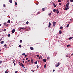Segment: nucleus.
Segmentation results:
<instances>
[{
    "label": "nucleus",
    "mask_w": 73,
    "mask_h": 73,
    "mask_svg": "<svg viewBox=\"0 0 73 73\" xmlns=\"http://www.w3.org/2000/svg\"><path fill=\"white\" fill-rule=\"evenodd\" d=\"M56 13L58 14L59 13V11H58V9H56Z\"/></svg>",
    "instance_id": "nucleus-1"
},
{
    "label": "nucleus",
    "mask_w": 73,
    "mask_h": 73,
    "mask_svg": "<svg viewBox=\"0 0 73 73\" xmlns=\"http://www.w3.org/2000/svg\"><path fill=\"white\" fill-rule=\"evenodd\" d=\"M60 62H58V64L57 65H56V67H58V66H59L60 65Z\"/></svg>",
    "instance_id": "nucleus-2"
},
{
    "label": "nucleus",
    "mask_w": 73,
    "mask_h": 73,
    "mask_svg": "<svg viewBox=\"0 0 73 73\" xmlns=\"http://www.w3.org/2000/svg\"><path fill=\"white\" fill-rule=\"evenodd\" d=\"M69 9V7H65V8L64 9V10L65 11V10H68Z\"/></svg>",
    "instance_id": "nucleus-3"
},
{
    "label": "nucleus",
    "mask_w": 73,
    "mask_h": 73,
    "mask_svg": "<svg viewBox=\"0 0 73 73\" xmlns=\"http://www.w3.org/2000/svg\"><path fill=\"white\" fill-rule=\"evenodd\" d=\"M20 29H27V28H22V27H20Z\"/></svg>",
    "instance_id": "nucleus-4"
},
{
    "label": "nucleus",
    "mask_w": 73,
    "mask_h": 73,
    "mask_svg": "<svg viewBox=\"0 0 73 73\" xmlns=\"http://www.w3.org/2000/svg\"><path fill=\"white\" fill-rule=\"evenodd\" d=\"M43 62H46V59H43Z\"/></svg>",
    "instance_id": "nucleus-5"
},
{
    "label": "nucleus",
    "mask_w": 73,
    "mask_h": 73,
    "mask_svg": "<svg viewBox=\"0 0 73 73\" xmlns=\"http://www.w3.org/2000/svg\"><path fill=\"white\" fill-rule=\"evenodd\" d=\"M50 25H51V23H50V22H49V24H48V28H50Z\"/></svg>",
    "instance_id": "nucleus-6"
},
{
    "label": "nucleus",
    "mask_w": 73,
    "mask_h": 73,
    "mask_svg": "<svg viewBox=\"0 0 73 73\" xmlns=\"http://www.w3.org/2000/svg\"><path fill=\"white\" fill-rule=\"evenodd\" d=\"M56 22H54L53 23V25L54 26H55V25H56Z\"/></svg>",
    "instance_id": "nucleus-7"
},
{
    "label": "nucleus",
    "mask_w": 73,
    "mask_h": 73,
    "mask_svg": "<svg viewBox=\"0 0 73 73\" xmlns=\"http://www.w3.org/2000/svg\"><path fill=\"white\" fill-rule=\"evenodd\" d=\"M30 49H31V50H33L34 49V48H33L32 47H30Z\"/></svg>",
    "instance_id": "nucleus-8"
},
{
    "label": "nucleus",
    "mask_w": 73,
    "mask_h": 73,
    "mask_svg": "<svg viewBox=\"0 0 73 73\" xmlns=\"http://www.w3.org/2000/svg\"><path fill=\"white\" fill-rule=\"evenodd\" d=\"M15 31V29H13L12 30V33H14Z\"/></svg>",
    "instance_id": "nucleus-9"
},
{
    "label": "nucleus",
    "mask_w": 73,
    "mask_h": 73,
    "mask_svg": "<svg viewBox=\"0 0 73 73\" xmlns=\"http://www.w3.org/2000/svg\"><path fill=\"white\" fill-rule=\"evenodd\" d=\"M59 34H61L62 33V32H61V30H60L59 31Z\"/></svg>",
    "instance_id": "nucleus-10"
},
{
    "label": "nucleus",
    "mask_w": 73,
    "mask_h": 73,
    "mask_svg": "<svg viewBox=\"0 0 73 73\" xmlns=\"http://www.w3.org/2000/svg\"><path fill=\"white\" fill-rule=\"evenodd\" d=\"M45 8H43L42 9V11H45Z\"/></svg>",
    "instance_id": "nucleus-11"
},
{
    "label": "nucleus",
    "mask_w": 73,
    "mask_h": 73,
    "mask_svg": "<svg viewBox=\"0 0 73 73\" xmlns=\"http://www.w3.org/2000/svg\"><path fill=\"white\" fill-rule=\"evenodd\" d=\"M73 37H70L69 38H68V40H70L71 39H72V38H73Z\"/></svg>",
    "instance_id": "nucleus-12"
},
{
    "label": "nucleus",
    "mask_w": 73,
    "mask_h": 73,
    "mask_svg": "<svg viewBox=\"0 0 73 73\" xmlns=\"http://www.w3.org/2000/svg\"><path fill=\"white\" fill-rule=\"evenodd\" d=\"M4 41H2L1 42V44H4Z\"/></svg>",
    "instance_id": "nucleus-13"
},
{
    "label": "nucleus",
    "mask_w": 73,
    "mask_h": 73,
    "mask_svg": "<svg viewBox=\"0 0 73 73\" xmlns=\"http://www.w3.org/2000/svg\"><path fill=\"white\" fill-rule=\"evenodd\" d=\"M53 5H54V8H55V7H56V5H55V4H54V3L53 4Z\"/></svg>",
    "instance_id": "nucleus-14"
},
{
    "label": "nucleus",
    "mask_w": 73,
    "mask_h": 73,
    "mask_svg": "<svg viewBox=\"0 0 73 73\" xmlns=\"http://www.w3.org/2000/svg\"><path fill=\"white\" fill-rule=\"evenodd\" d=\"M53 11L54 12H56V10L55 9H53Z\"/></svg>",
    "instance_id": "nucleus-15"
},
{
    "label": "nucleus",
    "mask_w": 73,
    "mask_h": 73,
    "mask_svg": "<svg viewBox=\"0 0 73 73\" xmlns=\"http://www.w3.org/2000/svg\"><path fill=\"white\" fill-rule=\"evenodd\" d=\"M9 25H8V24H6V27L7 28H8V26Z\"/></svg>",
    "instance_id": "nucleus-16"
},
{
    "label": "nucleus",
    "mask_w": 73,
    "mask_h": 73,
    "mask_svg": "<svg viewBox=\"0 0 73 73\" xmlns=\"http://www.w3.org/2000/svg\"><path fill=\"white\" fill-rule=\"evenodd\" d=\"M69 24H68L67 26H66V27L67 28H68L69 27Z\"/></svg>",
    "instance_id": "nucleus-17"
},
{
    "label": "nucleus",
    "mask_w": 73,
    "mask_h": 73,
    "mask_svg": "<svg viewBox=\"0 0 73 73\" xmlns=\"http://www.w3.org/2000/svg\"><path fill=\"white\" fill-rule=\"evenodd\" d=\"M7 23H10V20H8L7 21Z\"/></svg>",
    "instance_id": "nucleus-18"
},
{
    "label": "nucleus",
    "mask_w": 73,
    "mask_h": 73,
    "mask_svg": "<svg viewBox=\"0 0 73 73\" xmlns=\"http://www.w3.org/2000/svg\"><path fill=\"white\" fill-rule=\"evenodd\" d=\"M9 1L10 3H12V0H9Z\"/></svg>",
    "instance_id": "nucleus-19"
},
{
    "label": "nucleus",
    "mask_w": 73,
    "mask_h": 73,
    "mask_svg": "<svg viewBox=\"0 0 73 73\" xmlns=\"http://www.w3.org/2000/svg\"><path fill=\"white\" fill-rule=\"evenodd\" d=\"M22 65V67H23V68H24V64H23V63H22L21 64Z\"/></svg>",
    "instance_id": "nucleus-20"
},
{
    "label": "nucleus",
    "mask_w": 73,
    "mask_h": 73,
    "mask_svg": "<svg viewBox=\"0 0 73 73\" xmlns=\"http://www.w3.org/2000/svg\"><path fill=\"white\" fill-rule=\"evenodd\" d=\"M20 42L21 43L23 42V40H20Z\"/></svg>",
    "instance_id": "nucleus-21"
},
{
    "label": "nucleus",
    "mask_w": 73,
    "mask_h": 73,
    "mask_svg": "<svg viewBox=\"0 0 73 73\" xmlns=\"http://www.w3.org/2000/svg\"><path fill=\"white\" fill-rule=\"evenodd\" d=\"M62 28H63V27H60V29H62Z\"/></svg>",
    "instance_id": "nucleus-22"
},
{
    "label": "nucleus",
    "mask_w": 73,
    "mask_h": 73,
    "mask_svg": "<svg viewBox=\"0 0 73 73\" xmlns=\"http://www.w3.org/2000/svg\"><path fill=\"white\" fill-rule=\"evenodd\" d=\"M3 62L2 61L0 60V64H2V63Z\"/></svg>",
    "instance_id": "nucleus-23"
},
{
    "label": "nucleus",
    "mask_w": 73,
    "mask_h": 73,
    "mask_svg": "<svg viewBox=\"0 0 73 73\" xmlns=\"http://www.w3.org/2000/svg\"><path fill=\"white\" fill-rule=\"evenodd\" d=\"M58 2H59V3H60V2H61V0H58Z\"/></svg>",
    "instance_id": "nucleus-24"
},
{
    "label": "nucleus",
    "mask_w": 73,
    "mask_h": 73,
    "mask_svg": "<svg viewBox=\"0 0 73 73\" xmlns=\"http://www.w3.org/2000/svg\"><path fill=\"white\" fill-rule=\"evenodd\" d=\"M29 22L28 21H27L26 22V24H27V25H28V24H29Z\"/></svg>",
    "instance_id": "nucleus-25"
},
{
    "label": "nucleus",
    "mask_w": 73,
    "mask_h": 73,
    "mask_svg": "<svg viewBox=\"0 0 73 73\" xmlns=\"http://www.w3.org/2000/svg\"><path fill=\"white\" fill-rule=\"evenodd\" d=\"M48 15V16H50V15H51V13H49Z\"/></svg>",
    "instance_id": "nucleus-26"
},
{
    "label": "nucleus",
    "mask_w": 73,
    "mask_h": 73,
    "mask_svg": "<svg viewBox=\"0 0 73 73\" xmlns=\"http://www.w3.org/2000/svg\"><path fill=\"white\" fill-rule=\"evenodd\" d=\"M35 64H37V62L36 61L35 62Z\"/></svg>",
    "instance_id": "nucleus-27"
},
{
    "label": "nucleus",
    "mask_w": 73,
    "mask_h": 73,
    "mask_svg": "<svg viewBox=\"0 0 73 73\" xmlns=\"http://www.w3.org/2000/svg\"><path fill=\"white\" fill-rule=\"evenodd\" d=\"M3 24L4 25H6L7 24V23H4Z\"/></svg>",
    "instance_id": "nucleus-28"
},
{
    "label": "nucleus",
    "mask_w": 73,
    "mask_h": 73,
    "mask_svg": "<svg viewBox=\"0 0 73 73\" xmlns=\"http://www.w3.org/2000/svg\"><path fill=\"white\" fill-rule=\"evenodd\" d=\"M40 12H38L37 13V14L38 15V14H40Z\"/></svg>",
    "instance_id": "nucleus-29"
},
{
    "label": "nucleus",
    "mask_w": 73,
    "mask_h": 73,
    "mask_svg": "<svg viewBox=\"0 0 73 73\" xmlns=\"http://www.w3.org/2000/svg\"><path fill=\"white\" fill-rule=\"evenodd\" d=\"M22 46L21 45H19V48H21Z\"/></svg>",
    "instance_id": "nucleus-30"
},
{
    "label": "nucleus",
    "mask_w": 73,
    "mask_h": 73,
    "mask_svg": "<svg viewBox=\"0 0 73 73\" xmlns=\"http://www.w3.org/2000/svg\"><path fill=\"white\" fill-rule=\"evenodd\" d=\"M66 7H69V5H66Z\"/></svg>",
    "instance_id": "nucleus-31"
},
{
    "label": "nucleus",
    "mask_w": 73,
    "mask_h": 73,
    "mask_svg": "<svg viewBox=\"0 0 73 73\" xmlns=\"http://www.w3.org/2000/svg\"><path fill=\"white\" fill-rule=\"evenodd\" d=\"M44 68H46V64H45V65H44Z\"/></svg>",
    "instance_id": "nucleus-32"
},
{
    "label": "nucleus",
    "mask_w": 73,
    "mask_h": 73,
    "mask_svg": "<svg viewBox=\"0 0 73 73\" xmlns=\"http://www.w3.org/2000/svg\"><path fill=\"white\" fill-rule=\"evenodd\" d=\"M15 5H17V2H15Z\"/></svg>",
    "instance_id": "nucleus-33"
},
{
    "label": "nucleus",
    "mask_w": 73,
    "mask_h": 73,
    "mask_svg": "<svg viewBox=\"0 0 73 73\" xmlns=\"http://www.w3.org/2000/svg\"><path fill=\"white\" fill-rule=\"evenodd\" d=\"M8 37H10L11 36V35L9 34L8 35Z\"/></svg>",
    "instance_id": "nucleus-34"
},
{
    "label": "nucleus",
    "mask_w": 73,
    "mask_h": 73,
    "mask_svg": "<svg viewBox=\"0 0 73 73\" xmlns=\"http://www.w3.org/2000/svg\"><path fill=\"white\" fill-rule=\"evenodd\" d=\"M36 66H37V68H38V67H39L38 65H37Z\"/></svg>",
    "instance_id": "nucleus-35"
},
{
    "label": "nucleus",
    "mask_w": 73,
    "mask_h": 73,
    "mask_svg": "<svg viewBox=\"0 0 73 73\" xmlns=\"http://www.w3.org/2000/svg\"><path fill=\"white\" fill-rule=\"evenodd\" d=\"M21 64H22V63H21L19 64V65L20 66H22Z\"/></svg>",
    "instance_id": "nucleus-36"
},
{
    "label": "nucleus",
    "mask_w": 73,
    "mask_h": 73,
    "mask_svg": "<svg viewBox=\"0 0 73 73\" xmlns=\"http://www.w3.org/2000/svg\"><path fill=\"white\" fill-rule=\"evenodd\" d=\"M22 55L23 56V55H25V53H23L22 54Z\"/></svg>",
    "instance_id": "nucleus-37"
},
{
    "label": "nucleus",
    "mask_w": 73,
    "mask_h": 73,
    "mask_svg": "<svg viewBox=\"0 0 73 73\" xmlns=\"http://www.w3.org/2000/svg\"><path fill=\"white\" fill-rule=\"evenodd\" d=\"M70 3L69 2H68L66 4L67 5H69Z\"/></svg>",
    "instance_id": "nucleus-38"
},
{
    "label": "nucleus",
    "mask_w": 73,
    "mask_h": 73,
    "mask_svg": "<svg viewBox=\"0 0 73 73\" xmlns=\"http://www.w3.org/2000/svg\"><path fill=\"white\" fill-rule=\"evenodd\" d=\"M59 5H61V3H59Z\"/></svg>",
    "instance_id": "nucleus-39"
},
{
    "label": "nucleus",
    "mask_w": 73,
    "mask_h": 73,
    "mask_svg": "<svg viewBox=\"0 0 73 73\" xmlns=\"http://www.w3.org/2000/svg\"><path fill=\"white\" fill-rule=\"evenodd\" d=\"M3 7H4V8L5 7V5H3Z\"/></svg>",
    "instance_id": "nucleus-40"
},
{
    "label": "nucleus",
    "mask_w": 73,
    "mask_h": 73,
    "mask_svg": "<svg viewBox=\"0 0 73 73\" xmlns=\"http://www.w3.org/2000/svg\"><path fill=\"white\" fill-rule=\"evenodd\" d=\"M70 2H73V0H70Z\"/></svg>",
    "instance_id": "nucleus-41"
},
{
    "label": "nucleus",
    "mask_w": 73,
    "mask_h": 73,
    "mask_svg": "<svg viewBox=\"0 0 73 73\" xmlns=\"http://www.w3.org/2000/svg\"><path fill=\"white\" fill-rule=\"evenodd\" d=\"M6 29H4L3 30V31H4V32H5V31H6Z\"/></svg>",
    "instance_id": "nucleus-42"
},
{
    "label": "nucleus",
    "mask_w": 73,
    "mask_h": 73,
    "mask_svg": "<svg viewBox=\"0 0 73 73\" xmlns=\"http://www.w3.org/2000/svg\"><path fill=\"white\" fill-rule=\"evenodd\" d=\"M36 56H37V57H39V55H37Z\"/></svg>",
    "instance_id": "nucleus-43"
},
{
    "label": "nucleus",
    "mask_w": 73,
    "mask_h": 73,
    "mask_svg": "<svg viewBox=\"0 0 73 73\" xmlns=\"http://www.w3.org/2000/svg\"><path fill=\"white\" fill-rule=\"evenodd\" d=\"M31 62H32V63H33V60H31Z\"/></svg>",
    "instance_id": "nucleus-44"
},
{
    "label": "nucleus",
    "mask_w": 73,
    "mask_h": 73,
    "mask_svg": "<svg viewBox=\"0 0 73 73\" xmlns=\"http://www.w3.org/2000/svg\"><path fill=\"white\" fill-rule=\"evenodd\" d=\"M4 46H5V47H6V46H7L6 45V44H5L4 45Z\"/></svg>",
    "instance_id": "nucleus-45"
},
{
    "label": "nucleus",
    "mask_w": 73,
    "mask_h": 73,
    "mask_svg": "<svg viewBox=\"0 0 73 73\" xmlns=\"http://www.w3.org/2000/svg\"><path fill=\"white\" fill-rule=\"evenodd\" d=\"M69 46H70V45L68 44V45H67V47H68Z\"/></svg>",
    "instance_id": "nucleus-46"
},
{
    "label": "nucleus",
    "mask_w": 73,
    "mask_h": 73,
    "mask_svg": "<svg viewBox=\"0 0 73 73\" xmlns=\"http://www.w3.org/2000/svg\"><path fill=\"white\" fill-rule=\"evenodd\" d=\"M5 73H8V72L7 71H5Z\"/></svg>",
    "instance_id": "nucleus-47"
},
{
    "label": "nucleus",
    "mask_w": 73,
    "mask_h": 73,
    "mask_svg": "<svg viewBox=\"0 0 73 73\" xmlns=\"http://www.w3.org/2000/svg\"><path fill=\"white\" fill-rule=\"evenodd\" d=\"M31 71H32V72H35V70H31Z\"/></svg>",
    "instance_id": "nucleus-48"
},
{
    "label": "nucleus",
    "mask_w": 73,
    "mask_h": 73,
    "mask_svg": "<svg viewBox=\"0 0 73 73\" xmlns=\"http://www.w3.org/2000/svg\"><path fill=\"white\" fill-rule=\"evenodd\" d=\"M17 72H18V71H16L15 73H17Z\"/></svg>",
    "instance_id": "nucleus-49"
},
{
    "label": "nucleus",
    "mask_w": 73,
    "mask_h": 73,
    "mask_svg": "<svg viewBox=\"0 0 73 73\" xmlns=\"http://www.w3.org/2000/svg\"><path fill=\"white\" fill-rule=\"evenodd\" d=\"M14 66H15V65H15L16 63H14Z\"/></svg>",
    "instance_id": "nucleus-50"
},
{
    "label": "nucleus",
    "mask_w": 73,
    "mask_h": 73,
    "mask_svg": "<svg viewBox=\"0 0 73 73\" xmlns=\"http://www.w3.org/2000/svg\"><path fill=\"white\" fill-rule=\"evenodd\" d=\"M28 62H30V60H28Z\"/></svg>",
    "instance_id": "nucleus-51"
},
{
    "label": "nucleus",
    "mask_w": 73,
    "mask_h": 73,
    "mask_svg": "<svg viewBox=\"0 0 73 73\" xmlns=\"http://www.w3.org/2000/svg\"><path fill=\"white\" fill-rule=\"evenodd\" d=\"M2 40V38L0 39V41H1Z\"/></svg>",
    "instance_id": "nucleus-52"
},
{
    "label": "nucleus",
    "mask_w": 73,
    "mask_h": 73,
    "mask_svg": "<svg viewBox=\"0 0 73 73\" xmlns=\"http://www.w3.org/2000/svg\"><path fill=\"white\" fill-rule=\"evenodd\" d=\"M25 63H27V61H25Z\"/></svg>",
    "instance_id": "nucleus-53"
},
{
    "label": "nucleus",
    "mask_w": 73,
    "mask_h": 73,
    "mask_svg": "<svg viewBox=\"0 0 73 73\" xmlns=\"http://www.w3.org/2000/svg\"><path fill=\"white\" fill-rule=\"evenodd\" d=\"M23 61H25V59H23Z\"/></svg>",
    "instance_id": "nucleus-54"
},
{
    "label": "nucleus",
    "mask_w": 73,
    "mask_h": 73,
    "mask_svg": "<svg viewBox=\"0 0 73 73\" xmlns=\"http://www.w3.org/2000/svg\"><path fill=\"white\" fill-rule=\"evenodd\" d=\"M28 58H26V60H28Z\"/></svg>",
    "instance_id": "nucleus-55"
},
{
    "label": "nucleus",
    "mask_w": 73,
    "mask_h": 73,
    "mask_svg": "<svg viewBox=\"0 0 73 73\" xmlns=\"http://www.w3.org/2000/svg\"><path fill=\"white\" fill-rule=\"evenodd\" d=\"M25 57H27V55H25Z\"/></svg>",
    "instance_id": "nucleus-56"
},
{
    "label": "nucleus",
    "mask_w": 73,
    "mask_h": 73,
    "mask_svg": "<svg viewBox=\"0 0 73 73\" xmlns=\"http://www.w3.org/2000/svg\"><path fill=\"white\" fill-rule=\"evenodd\" d=\"M15 60H14L13 62V63L14 64L15 63Z\"/></svg>",
    "instance_id": "nucleus-57"
},
{
    "label": "nucleus",
    "mask_w": 73,
    "mask_h": 73,
    "mask_svg": "<svg viewBox=\"0 0 73 73\" xmlns=\"http://www.w3.org/2000/svg\"><path fill=\"white\" fill-rule=\"evenodd\" d=\"M66 56L67 57H68V55H66Z\"/></svg>",
    "instance_id": "nucleus-58"
},
{
    "label": "nucleus",
    "mask_w": 73,
    "mask_h": 73,
    "mask_svg": "<svg viewBox=\"0 0 73 73\" xmlns=\"http://www.w3.org/2000/svg\"><path fill=\"white\" fill-rule=\"evenodd\" d=\"M73 53L71 54V56H73Z\"/></svg>",
    "instance_id": "nucleus-59"
},
{
    "label": "nucleus",
    "mask_w": 73,
    "mask_h": 73,
    "mask_svg": "<svg viewBox=\"0 0 73 73\" xmlns=\"http://www.w3.org/2000/svg\"><path fill=\"white\" fill-rule=\"evenodd\" d=\"M39 60H40V57H39Z\"/></svg>",
    "instance_id": "nucleus-60"
},
{
    "label": "nucleus",
    "mask_w": 73,
    "mask_h": 73,
    "mask_svg": "<svg viewBox=\"0 0 73 73\" xmlns=\"http://www.w3.org/2000/svg\"><path fill=\"white\" fill-rule=\"evenodd\" d=\"M24 61H23V64H24Z\"/></svg>",
    "instance_id": "nucleus-61"
},
{
    "label": "nucleus",
    "mask_w": 73,
    "mask_h": 73,
    "mask_svg": "<svg viewBox=\"0 0 73 73\" xmlns=\"http://www.w3.org/2000/svg\"><path fill=\"white\" fill-rule=\"evenodd\" d=\"M19 64H20V62H19Z\"/></svg>",
    "instance_id": "nucleus-62"
},
{
    "label": "nucleus",
    "mask_w": 73,
    "mask_h": 73,
    "mask_svg": "<svg viewBox=\"0 0 73 73\" xmlns=\"http://www.w3.org/2000/svg\"><path fill=\"white\" fill-rule=\"evenodd\" d=\"M0 26H1V24H0Z\"/></svg>",
    "instance_id": "nucleus-63"
},
{
    "label": "nucleus",
    "mask_w": 73,
    "mask_h": 73,
    "mask_svg": "<svg viewBox=\"0 0 73 73\" xmlns=\"http://www.w3.org/2000/svg\"><path fill=\"white\" fill-rule=\"evenodd\" d=\"M47 59H49V58H48V57L47 58Z\"/></svg>",
    "instance_id": "nucleus-64"
}]
</instances>
